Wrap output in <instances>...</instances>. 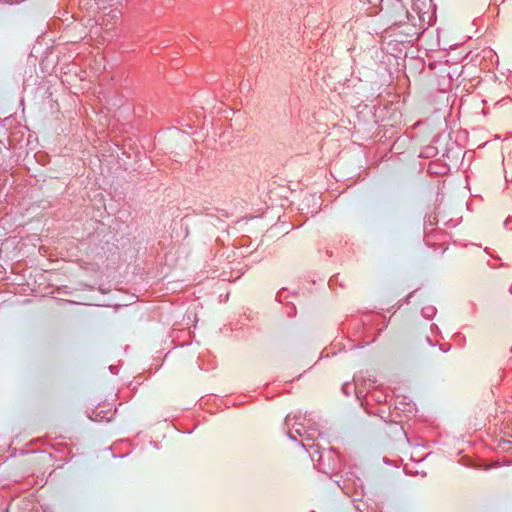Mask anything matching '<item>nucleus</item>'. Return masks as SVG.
Listing matches in <instances>:
<instances>
[{
    "label": "nucleus",
    "instance_id": "f257e3e1",
    "mask_svg": "<svg viewBox=\"0 0 512 512\" xmlns=\"http://www.w3.org/2000/svg\"><path fill=\"white\" fill-rule=\"evenodd\" d=\"M336 483L348 496L362 497L364 495L363 480L354 471L345 472Z\"/></svg>",
    "mask_w": 512,
    "mask_h": 512
},
{
    "label": "nucleus",
    "instance_id": "6e6552de",
    "mask_svg": "<svg viewBox=\"0 0 512 512\" xmlns=\"http://www.w3.org/2000/svg\"><path fill=\"white\" fill-rule=\"evenodd\" d=\"M397 409L401 411H406L412 413L415 410V404L406 403V397L397 398L396 406Z\"/></svg>",
    "mask_w": 512,
    "mask_h": 512
},
{
    "label": "nucleus",
    "instance_id": "a211bd4d",
    "mask_svg": "<svg viewBox=\"0 0 512 512\" xmlns=\"http://www.w3.org/2000/svg\"><path fill=\"white\" fill-rule=\"evenodd\" d=\"M430 331H431V333H433V334L441 335V330H440V328L438 327V325H437V324H435V323H432V324L430 325Z\"/></svg>",
    "mask_w": 512,
    "mask_h": 512
},
{
    "label": "nucleus",
    "instance_id": "f3484780",
    "mask_svg": "<svg viewBox=\"0 0 512 512\" xmlns=\"http://www.w3.org/2000/svg\"><path fill=\"white\" fill-rule=\"evenodd\" d=\"M334 284H338L339 286L341 287H344V285L339 282V275H333L330 279H329V285L330 286H333Z\"/></svg>",
    "mask_w": 512,
    "mask_h": 512
},
{
    "label": "nucleus",
    "instance_id": "bb28decb",
    "mask_svg": "<svg viewBox=\"0 0 512 512\" xmlns=\"http://www.w3.org/2000/svg\"><path fill=\"white\" fill-rule=\"evenodd\" d=\"M488 265H489L492 269H495V268H496V266H495V265H492V264L490 263V261H488Z\"/></svg>",
    "mask_w": 512,
    "mask_h": 512
},
{
    "label": "nucleus",
    "instance_id": "7ed1b4c3",
    "mask_svg": "<svg viewBox=\"0 0 512 512\" xmlns=\"http://www.w3.org/2000/svg\"><path fill=\"white\" fill-rule=\"evenodd\" d=\"M209 267V276L213 279L218 278L222 281H236L241 277L243 273L238 274L237 276H232V268L229 266L228 262H221L220 259H212L208 264Z\"/></svg>",
    "mask_w": 512,
    "mask_h": 512
},
{
    "label": "nucleus",
    "instance_id": "393cba45",
    "mask_svg": "<svg viewBox=\"0 0 512 512\" xmlns=\"http://www.w3.org/2000/svg\"><path fill=\"white\" fill-rule=\"evenodd\" d=\"M445 224H446V225H451V226L455 227V226H457V224H458V223H457V222H454L452 219H450V220H449V221H447Z\"/></svg>",
    "mask_w": 512,
    "mask_h": 512
},
{
    "label": "nucleus",
    "instance_id": "412c9836",
    "mask_svg": "<svg viewBox=\"0 0 512 512\" xmlns=\"http://www.w3.org/2000/svg\"><path fill=\"white\" fill-rule=\"evenodd\" d=\"M504 226H505L507 229H512V216H511V217H508V218L504 221Z\"/></svg>",
    "mask_w": 512,
    "mask_h": 512
},
{
    "label": "nucleus",
    "instance_id": "423d86ee",
    "mask_svg": "<svg viewBox=\"0 0 512 512\" xmlns=\"http://www.w3.org/2000/svg\"><path fill=\"white\" fill-rule=\"evenodd\" d=\"M387 397H388V394L384 390H382L378 387H374L372 390H369L368 395H367V398H369L371 401H374L378 404L386 402Z\"/></svg>",
    "mask_w": 512,
    "mask_h": 512
},
{
    "label": "nucleus",
    "instance_id": "5701e85b",
    "mask_svg": "<svg viewBox=\"0 0 512 512\" xmlns=\"http://www.w3.org/2000/svg\"><path fill=\"white\" fill-rule=\"evenodd\" d=\"M109 370H110V372H111L112 374H117V373H118V369H117V367H116V366H114V365H110V366H109Z\"/></svg>",
    "mask_w": 512,
    "mask_h": 512
},
{
    "label": "nucleus",
    "instance_id": "f8f14e48",
    "mask_svg": "<svg viewBox=\"0 0 512 512\" xmlns=\"http://www.w3.org/2000/svg\"><path fill=\"white\" fill-rule=\"evenodd\" d=\"M452 339L455 341L456 345L461 349H463L467 344L466 336L462 332L454 333Z\"/></svg>",
    "mask_w": 512,
    "mask_h": 512
},
{
    "label": "nucleus",
    "instance_id": "1a4fd4ad",
    "mask_svg": "<svg viewBox=\"0 0 512 512\" xmlns=\"http://www.w3.org/2000/svg\"><path fill=\"white\" fill-rule=\"evenodd\" d=\"M326 451H331V457L329 459L328 455L325 454V463H330L331 464V467L330 468H327V471L328 470H333L335 469L338 464H339V456L335 454L334 452V448L330 447L329 449H326Z\"/></svg>",
    "mask_w": 512,
    "mask_h": 512
},
{
    "label": "nucleus",
    "instance_id": "4be33fe9",
    "mask_svg": "<svg viewBox=\"0 0 512 512\" xmlns=\"http://www.w3.org/2000/svg\"><path fill=\"white\" fill-rule=\"evenodd\" d=\"M434 150H435V148H434V147H427V148H426V151H425L426 156H427V157L433 156V155H434Z\"/></svg>",
    "mask_w": 512,
    "mask_h": 512
},
{
    "label": "nucleus",
    "instance_id": "2eb2a0df",
    "mask_svg": "<svg viewBox=\"0 0 512 512\" xmlns=\"http://www.w3.org/2000/svg\"><path fill=\"white\" fill-rule=\"evenodd\" d=\"M437 223V219H436V216H433V215H428L425 217L424 219V227L427 228V227H430V226H433L434 224Z\"/></svg>",
    "mask_w": 512,
    "mask_h": 512
},
{
    "label": "nucleus",
    "instance_id": "9b49d317",
    "mask_svg": "<svg viewBox=\"0 0 512 512\" xmlns=\"http://www.w3.org/2000/svg\"><path fill=\"white\" fill-rule=\"evenodd\" d=\"M436 314H437V308L433 305H427L421 309L422 317L427 320H432Z\"/></svg>",
    "mask_w": 512,
    "mask_h": 512
},
{
    "label": "nucleus",
    "instance_id": "4468645a",
    "mask_svg": "<svg viewBox=\"0 0 512 512\" xmlns=\"http://www.w3.org/2000/svg\"><path fill=\"white\" fill-rule=\"evenodd\" d=\"M288 295H287V289L286 288H282L280 289L276 296H275V300L279 303H283L286 299H287Z\"/></svg>",
    "mask_w": 512,
    "mask_h": 512
},
{
    "label": "nucleus",
    "instance_id": "0eeeda50",
    "mask_svg": "<svg viewBox=\"0 0 512 512\" xmlns=\"http://www.w3.org/2000/svg\"><path fill=\"white\" fill-rule=\"evenodd\" d=\"M314 425L315 423L312 422L311 424H309L308 427H306L305 439L302 440L305 443L306 441H314L316 438L322 437V433L318 431V429L314 427Z\"/></svg>",
    "mask_w": 512,
    "mask_h": 512
},
{
    "label": "nucleus",
    "instance_id": "ddd939ff",
    "mask_svg": "<svg viewBox=\"0 0 512 512\" xmlns=\"http://www.w3.org/2000/svg\"><path fill=\"white\" fill-rule=\"evenodd\" d=\"M341 391L345 396H350L352 391H355L357 398H360V392L356 391L351 383L345 382L341 387Z\"/></svg>",
    "mask_w": 512,
    "mask_h": 512
},
{
    "label": "nucleus",
    "instance_id": "20e7f679",
    "mask_svg": "<svg viewBox=\"0 0 512 512\" xmlns=\"http://www.w3.org/2000/svg\"><path fill=\"white\" fill-rule=\"evenodd\" d=\"M291 420V415L288 414L285 418V425L289 427ZM293 420H295V422L292 424V428L295 429V434L293 432H288L287 436L289 437V439L297 441L296 435L300 437H303L305 435L306 427L304 426V422H302V420L306 421L307 423H310L312 421L311 413L305 412L303 416L301 415V413H299V415L295 414L293 416Z\"/></svg>",
    "mask_w": 512,
    "mask_h": 512
},
{
    "label": "nucleus",
    "instance_id": "cd10ccee",
    "mask_svg": "<svg viewBox=\"0 0 512 512\" xmlns=\"http://www.w3.org/2000/svg\"><path fill=\"white\" fill-rule=\"evenodd\" d=\"M420 475L426 476V472H420Z\"/></svg>",
    "mask_w": 512,
    "mask_h": 512
},
{
    "label": "nucleus",
    "instance_id": "39448f33",
    "mask_svg": "<svg viewBox=\"0 0 512 512\" xmlns=\"http://www.w3.org/2000/svg\"><path fill=\"white\" fill-rule=\"evenodd\" d=\"M494 84H495L496 95L497 96L503 95L500 101L504 100L505 98L508 97L506 94L512 87V73L506 78V81L504 83H502V82L496 83L495 82Z\"/></svg>",
    "mask_w": 512,
    "mask_h": 512
},
{
    "label": "nucleus",
    "instance_id": "b1692460",
    "mask_svg": "<svg viewBox=\"0 0 512 512\" xmlns=\"http://www.w3.org/2000/svg\"><path fill=\"white\" fill-rule=\"evenodd\" d=\"M416 292V290L410 292L407 297H406V303H409L410 302V299L413 297L414 293Z\"/></svg>",
    "mask_w": 512,
    "mask_h": 512
},
{
    "label": "nucleus",
    "instance_id": "c85d7f7f",
    "mask_svg": "<svg viewBox=\"0 0 512 512\" xmlns=\"http://www.w3.org/2000/svg\"><path fill=\"white\" fill-rule=\"evenodd\" d=\"M173 131L177 132V133L179 132V130L177 128H174Z\"/></svg>",
    "mask_w": 512,
    "mask_h": 512
},
{
    "label": "nucleus",
    "instance_id": "aec40b11",
    "mask_svg": "<svg viewBox=\"0 0 512 512\" xmlns=\"http://www.w3.org/2000/svg\"><path fill=\"white\" fill-rule=\"evenodd\" d=\"M425 342L431 347H435L438 345V342L434 341L430 336L425 337Z\"/></svg>",
    "mask_w": 512,
    "mask_h": 512
},
{
    "label": "nucleus",
    "instance_id": "7c9ffc66",
    "mask_svg": "<svg viewBox=\"0 0 512 512\" xmlns=\"http://www.w3.org/2000/svg\"><path fill=\"white\" fill-rule=\"evenodd\" d=\"M511 352H512V346H511Z\"/></svg>",
    "mask_w": 512,
    "mask_h": 512
},
{
    "label": "nucleus",
    "instance_id": "dca6fc26",
    "mask_svg": "<svg viewBox=\"0 0 512 512\" xmlns=\"http://www.w3.org/2000/svg\"><path fill=\"white\" fill-rule=\"evenodd\" d=\"M296 306L293 303L286 304V314L288 317H294L296 315Z\"/></svg>",
    "mask_w": 512,
    "mask_h": 512
},
{
    "label": "nucleus",
    "instance_id": "9d476101",
    "mask_svg": "<svg viewBox=\"0 0 512 512\" xmlns=\"http://www.w3.org/2000/svg\"><path fill=\"white\" fill-rule=\"evenodd\" d=\"M461 154V148L456 146L455 143L452 144V147H447L445 153H443V157L448 159L455 158L456 160L459 158Z\"/></svg>",
    "mask_w": 512,
    "mask_h": 512
},
{
    "label": "nucleus",
    "instance_id": "a878e982",
    "mask_svg": "<svg viewBox=\"0 0 512 512\" xmlns=\"http://www.w3.org/2000/svg\"><path fill=\"white\" fill-rule=\"evenodd\" d=\"M504 443L509 445V447L507 449L512 450V441H506Z\"/></svg>",
    "mask_w": 512,
    "mask_h": 512
},
{
    "label": "nucleus",
    "instance_id": "f03ea898",
    "mask_svg": "<svg viewBox=\"0 0 512 512\" xmlns=\"http://www.w3.org/2000/svg\"><path fill=\"white\" fill-rule=\"evenodd\" d=\"M301 446L309 454L311 460L314 462V466L321 472L327 473V468L331 467L330 463H325V454L331 457V451H326L318 443H305L300 441Z\"/></svg>",
    "mask_w": 512,
    "mask_h": 512
},
{
    "label": "nucleus",
    "instance_id": "2f4dec72",
    "mask_svg": "<svg viewBox=\"0 0 512 512\" xmlns=\"http://www.w3.org/2000/svg\"><path fill=\"white\" fill-rule=\"evenodd\" d=\"M311 512H315V511H311Z\"/></svg>",
    "mask_w": 512,
    "mask_h": 512
},
{
    "label": "nucleus",
    "instance_id": "c756f323",
    "mask_svg": "<svg viewBox=\"0 0 512 512\" xmlns=\"http://www.w3.org/2000/svg\"><path fill=\"white\" fill-rule=\"evenodd\" d=\"M510 293H512V286L510 287Z\"/></svg>",
    "mask_w": 512,
    "mask_h": 512
},
{
    "label": "nucleus",
    "instance_id": "6ab92c4d",
    "mask_svg": "<svg viewBox=\"0 0 512 512\" xmlns=\"http://www.w3.org/2000/svg\"><path fill=\"white\" fill-rule=\"evenodd\" d=\"M439 350L442 353H448L451 350V344H449V343L441 344V345H439Z\"/></svg>",
    "mask_w": 512,
    "mask_h": 512
}]
</instances>
